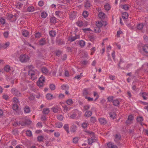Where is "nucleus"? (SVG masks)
<instances>
[{
  "label": "nucleus",
  "instance_id": "nucleus-1",
  "mask_svg": "<svg viewBox=\"0 0 148 148\" xmlns=\"http://www.w3.org/2000/svg\"><path fill=\"white\" fill-rule=\"evenodd\" d=\"M29 59V56L25 54L21 55L19 57L20 61L22 62H25Z\"/></svg>",
  "mask_w": 148,
  "mask_h": 148
},
{
  "label": "nucleus",
  "instance_id": "nucleus-2",
  "mask_svg": "<svg viewBox=\"0 0 148 148\" xmlns=\"http://www.w3.org/2000/svg\"><path fill=\"white\" fill-rule=\"evenodd\" d=\"M11 92L13 94L16 96L20 97L21 95L20 92L16 88H13L12 89Z\"/></svg>",
  "mask_w": 148,
  "mask_h": 148
},
{
  "label": "nucleus",
  "instance_id": "nucleus-3",
  "mask_svg": "<svg viewBox=\"0 0 148 148\" xmlns=\"http://www.w3.org/2000/svg\"><path fill=\"white\" fill-rule=\"evenodd\" d=\"M8 19L9 20H11L12 18L13 19V21H15L16 20L17 18L16 17V15H13L12 14H8L7 16Z\"/></svg>",
  "mask_w": 148,
  "mask_h": 148
},
{
  "label": "nucleus",
  "instance_id": "nucleus-4",
  "mask_svg": "<svg viewBox=\"0 0 148 148\" xmlns=\"http://www.w3.org/2000/svg\"><path fill=\"white\" fill-rule=\"evenodd\" d=\"M142 49V51L145 53H148V44H146L143 46Z\"/></svg>",
  "mask_w": 148,
  "mask_h": 148
},
{
  "label": "nucleus",
  "instance_id": "nucleus-5",
  "mask_svg": "<svg viewBox=\"0 0 148 148\" xmlns=\"http://www.w3.org/2000/svg\"><path fill=\"white\" fill-rule=\"evenodd\" d=\"M10 45L9 42H7L5 44L0 45V49H4L8 47Z\"/></svg>",
  "mask_w": 148,
  "mask_h": 148
},
{
  "label": "nucleus",
  "instance_id": "nucleus-6",
  "mask_svg": "<svg viewBox=\"0 0 148 148\" xmlns=\"http://www.w3.org/2000/svg\"><path fill=\"white\" fill-rule=\"evenodd\" d=\"M99 121L101 124L104 125L107 123L106 120L104 118H100L99 119Z\"/></svg>",
  "mask_w": 148,
  "mask_h": 148
},
{
  "label": "nucleus",
  "instance_id": "nucleus-7",
  "mask_svg": "<svg viewBox=\"0 0 148 148\" xmlns=\"http://www.w3.org/2000/svg\"><path fill=\"white\" fill-rule=\"evenodd\" d=\"M39 44L41 46H43L46 44V42L45 38H41L38 42Z\"/></svg>",
  "mask_w": 148,
  "mask_h": 148
},
{
  "label": "nucleus",
  "instance_id": "nucleus-8",
  "mask_svg": "<svg viewBox=\"0 0 148 148\" xmlns=\"http://www.w3.org/2000/svg\"><path fill=\"white\" fill-rule=\"evenodd\" d=\"M121 136L120 134H116L115 135V138L114 139V141L117 143L119 140L121 139Z\"/></svg>",
  "mask_w": 148,
  "mask_h": 148
},
{
  "label": "nucleus",
  "instance_id": "nucleus-9",
  "mask_svg": "<svg viewBox=\"0 0 148 148\" xmlns=\"http://www.w3.org/2000/svg\"><path fill=\"white\" fill-rule=\"evenodd\" d=\"M107 146L108 148H118L117 146L111 143L110 142L108 143Z\"/></svg>",
  "mask_w": 148,
  "mask_h": 148
},
{
  "label": "nucleus",
  "instance_id": "nucleus-10",
  "mask_svg": "<svg viewBox=\"0 0 148 148\" xmlns=\"http://www.w3.org/2000/svg\"><path fill=\"white\" fill-rule=\"evenodd\" d=\"M91 5L90 1L89 0H86L85 3V7L86 8L88 9Z\"/></svg>",
  "mask_w": 148,
  "mask_h": 148
},
{
  "label": "nucleus",
  "instance_id": "nucleus-11",
  "mask_svg": "<svg viewBox=\"0 0 148 148\" xmlns=\"http://www.w3.org/2000/svg\"><path fill=\"white\" fill-rule=\"evenodd\" d=\"M75 12L74 11H73L71 12L70 15V18L71 19H75L76 17V16L75 14Z\"/></svg>",
  "mask_w": 148,
  "mask_h": 148
},
{
  "label": "nucleus",
  "instance_id": "nucleus-12",
  "mask_svg": "<svg viewBox=\"0 0 148 148\" xmlns=\"http://www.w3.org/2000/svg\"><path fill=\"white\" fill-rule=\"evenodd\" d=\"M112 103L113 105L115 106H118L119 104V100L117 99L114 100L112 101Z\"/></svg>",
  "mask_w": 148,
  "mask_h": 148
},
{
  "label": "nucleus",
  "instance_id": "nucleus-13",
  "mask_svg": "<svg viewBox=\"0 0 148 148\" xmlns=\"http://www.w3.org/2000/svg\"><path fill=\"white\" fill-rule=\"evenodd\" d=\"M92 114V112L90 111H87L84 114V116L88 117L90 116Z\"/></svg>",
  "mask_w": 148,
  "mask_h": 148
},
{
  "label": "nucleus",
  "instance_id": "nucleus-14",
  "mask_svg": "<svg viewBox=\"0 0 148 148\" xmlns=\"http://www.w3.org/2000/svg\"><path fill=\"white\" fill-rule=\"evenodd\" d=\"M51 109L54 112L56 113L58 112L59 108L57 106H54Z\"/></svg>",
  "mask_w": 148,
  "mask_h": 148
},
{
  "label": "nucleus",
  "instance_id": "nucleus-15",
  "mask_svg": "<svg viewBox=\"0 0 148 148\" xmlns=\"http://www.w3.org/2000/svg\"><path fill=\"white\" fill-rule=\"evenodd\" d=\"M134 118L133 116H132V115H130L128 117V120H127L126 121V123L127 124H129L130 123V122L129 121H131Z\"/></svg>",
  "mask_w": 148,
  "mask_h": 148
},
{
  "label": "nucleus",
  "instance_id": "nucleus-16",
  "mask_svg": "<svg viewBox=\"0 0 148 148\" xmlns=\"http://www.w3.org/2000/svg\"><path fill=\"white\" fill-rule=\"evenodd\" d=\"M69 86L67 85H63L61 86V89L63 90H67L69 89Z\"/></svg>",
  "mask_w": 148,
  "mask_h": 148
},
{
  "label": "nucleus",
  "instance_id": "nucleus-17",
  "mask_svg": "<svg viewBox=\"0 0 148 148\" xmlns=\"http://www.w3.org/2000/svg\"><path fill=\"white\" fill-rule=\"evenodd\" d=\"M49 112L50 110L48 108H45L42 111V113L44 114H47Z\"/></svg>",
  "mask_w": 148,
  "mask_h": 148
},
{
  "label": "nucleus",
  "instance_id": "nucleus-18",
  "mask_svg": "<svg viewBox=\"0 0 148 148\" xmlns=\"http://www.w3.org/2000/svg\"><path fill=\"white\" fill-rule=\"evenodd\" d=\"M24 112L25 113H28L30 112V109L29 107L27 106H25L24 109Z\"/></svg>",
  "mask_w": 148,
  "mask_h": 148
},
{
  "label": "nucleus",
  "instance_id": "nucleus-19",
  "mask_svg": "<svg viewBox=\"0 0 148 148\" xmlns=\"http://www.w3.org/2000/svg\"><path fill=\"white\" fill-rule=\"evenodd\" d=\"M42 71V73L45 74H47L48 72V70L45 67H44L41 69Z\"/></svg>",
  "mask_w": 148,
  "mask_h": 148
},
{
  "label": "nucleus",
  "instance_id": "nucleus-20",
  "mask_svg": "<svg viewBox=\"0 0 148 148\" xmlns=\"http://www.w3.org/2000/svg\"><path fill=\"white\" fill-rule=\"evenodd\" d=\"M34 10V8L32 6H29L27 8V10L29 12H32Z\"/></svg>",
  "mask_w": 148,
  "mask_h": 148
},
{
  "label": "nucleus",
  "instance_id": "nucleus-21",
  "mask_svg": "<svg viewBox=\"0 0 148 148\" xmlns=\"http://www.w3.org/2000/svg\"><path fill=\"white\" fill-rule=\"evenodd\" d=\"M106 16L105 14L103 13V12H100L99 14V17L101 19H104Z\"/></svg>",
  "mask_w": 148,
  "mask_h": 148
},
{
  "label": "nucleus",
  "instance_id": "nucleus-22",
  "mask_svg": "<svg viewBox=\"0 0 148 148\" xmlns=\"http://www.w3.org/2000/svg\"><path fill=\"white\" fill-rule=\"evenodd\" d=\"M77 127L76 125H73L71 127V132H74L77 130Z\"/></svg>",
  "mask_w": 148,
  "mask_h": 148
},
{
  "label": "nucleus",
  "instance_id": "nucleus-23",
  "mask_svg": "<svg viewBox=\"0 0 148 148\" xmlns=\"http://www.w3.org/2000/svg\"><path fill=\"white\" fill-rule=\"evenodd\" d=\"M46 98L47 99L51 100L53 98V95L50 93H48L46 95Z\"/></svg>",
  "mask_w": 148,
  "mask_h": 148
},
{
  "label": "nucleus",
  "instance_id": "nucleus-24",
  "mask_svg": "<svg viewBox=\"0 0 148 148\" xmlns=\"http://www.w3.org/2000/svg\"><path fill=\"white\" fill-rule=\"evenodd\" d=\"M56 42L59 45H62L64 44L63 41L60 39H57L56 40Z\"/></svg>",
  "mask_w": 148,
  "mask_h": 148
},
{
  "label": "nucleus",
  "instance_id": "nucleus-25",
  "mask_svg": "<svg viewBox=\"0 0 148 148\" xmlns=\"http://www.w3.org/2000/svg\"><path fill=\"white\" fill-rule=\"evenodd\" d=\"M79 44L80 46L82 47H83L85 45V42L82 40L79 41Z\"/></svg>",
  "mask_w": 148,
  "mask_h": 148
},
{
  "label": "nucleus",
  "instance_id": "nucleus-26",
  "mask_svg": "<svg viewBox=\"0 0 148 148\" xmlns=\"http://www.w3.org/2000/svg\"><path fill=\"white\" fill-rule=\"evenodd\" d=\"M47 16V14L45 12H42L41 14V16L43 18H46Z\"/></svg>",
  "mask_w": 148,
  "mask_h": 148
},
{
  "label": "nucleus",
  "instance_id": "nucleus-27",
  "mask_svg": "<svg viewBox=\"0 0 148 148\" xmlns=\"http://www.w3.org/2000/svg\"><path fill=\"white\" fill-rule=\"evenodd\" d=\"M28 75H30L31 76V78L32 77L35 78V77H34V75H35V73L34 72L32 71H29L28 73Z\"/></svg>",
  "mask_w": 148,
  "mask_h": 148
},
{
  "label": "nucleus",
  "instance_id": "nucleus-28",
  "mask_svg": "<svg viewBox=\"0 0 148 148\" xmlns=\"http://www.w3.org/2000/svg\"><path fill=\"white\" fill-rule=\"evenodd\" d=\"M49 34L51 36L54 37L56 36V32L55 31L51 30L49 32Z\"/></svg>",
  "mask_w": 148,
  "mask_h": 148
},
{
  "label": "nucleus",
  "instance_id": "nucleus-29",
  "mask_svg": "<svg viewBox=\"0 0 148 148\" xmlns=\"http://www.w3.org/2000/svg\"><path fill=\"white\" fill-rule=\"evenodd\" d=\"M32 122L30 120L27 119L25 120L24 121V123L23 124L24 125H29Z\"/></svg>",
  "mask_w": 148,
  "mask_h": 148
},
{
  "label": "nucleus",
  "instance_id": "nucleus-30",
  "mask_svg": "<svg viewBox=\"0 0 148 148\" xmlns=\"http://www.w3.org/2000/svg\"><path fill=\"white\" fill-rule=\"evenodd\" d=\"M122 17L123 19H127L128 18V14L126 12H125L123 14Z\"/></svg>",
  "mask_w": 148,
  "mask_h": 148
},
{
  "label": "nucleus",
  "instance_id": "nucleus-31",
  "mask_svg": "<svg viewBox=\"0 0 148 148\" xmlns=\"http://www.w3.org/2000/svg\"><path fill=\"white\" fill-rule=\"evenodd\" d=\"M10 66L7 65L4 67V70L6 72H8L10 70Z\"/></svg>",
  "mask_w": 148,
  "mask_h": 148
},
{
  "label": "nucleus",
  "instance_id": "nucleus-32",
  "mask_svg": "<svg viewBox=\"0 0 148 148\" xmlns=\"http://www.w3.org/2000/svg\"><path fill=\"white\" fill-rule=\"evenodd\" d=\"M63 127L65 130L67 132V133H69V126L68 124H65Z\"/></svg>",
  "mask_w": 148,
  "mask_h": 148
},
{
  "label": "nucleus",
  "instance_id": "nucleus-33",
  "mask_svg": "<svg viewBox=\"0 0 148 148\" xmlns=\"http://www.w3.org/2000/svg\"><path fill=\"white\" fill-rule=\"evenodd\" d=\"M143 23H140L137 25V28L138 29L141 30L143 27Z\"/></svg>",
  "mask_w": 148,
  "mask_h": 148
},
{
  "label": "nucleus",
  "instance_id": "nucleus-34",
  "mask_svg": "<svg viewBox=\"0 0 148 148\" xmlns=\"http://www.w3.org/2000/svg\"><path fill=\"white\" fill-rule=\"evenodd\" d=\"M37 85L40 87H42L43 86L44 82L38 81L37 83Z\"/></svg>",
  "mask_w": 148,
  "mask_h": 148
},
{
  "label": "nucleus",
  "instance_id": "nucleus-35",
  "mask_svg": "<svg viewBox=\"0 0 148 148\" xmlns=\"http://www.w3.org/2000/svg\"><path fill=\"white\" fill-rule=\"evenodd\" d=\"M78 36H76L74 37H71L69 39V40L71 42H73L78 38V37H77Z\"/></svg>",
  "mask_w": 148,
  "mask_h": 148
},
{
  "label": "nucleus",
  "instance_id": "nucleus-36",
  "mask_svg": "<svg viewBox=\"0 0 148 148\" xmlns=\"http://www.w3.org/2000/svg\"><path fill=\"white\" fill-rule=\"evenodd\" d=\"M104 8L105 10L108 11L110 9V6L109 4H106L104 6Z\"/></svg>",
  "mask_w": 148,
  "mask_h": 148
},
{
  "label": "nucleus",
  "instance_id": "nucleus-37",
  "mask_svg": "<svg viewBox=\"0 0 148 148\" xmlns=\"http://www.w3.org/2000/svg\"><path fill=\"white\" fill-rule=\"evenodd\" d=\"M37 139L38 141L40 142L43 140L44 139V137L42 136H38L37 137Z\"/></svg>",
  "mask_w": 148,
  "mask_h": 148
},
{
  "label": "nucleus",
  "instance_id": "nucleus-38",
  "mask_svg": "<svg viewBox=\"0 0 148 148\" xmlns=\"http://www.w3.org/2000/svg\"><path fill=\"white\" fill-rule=\"evenodd\" d=\"M22 35L25 37H27L29 35V32L26 30L23 31L22 32Z\"/></svg>",
  "mask_w": 148,
  "mask_h": 148
},
{
  "label": "nucleus",
  "instance_id": "nucleus-39",
  "mask_svg": "<svg viewBox=\"0 0 148 148\" xmlns=\"http://www.w3.org/2000/svg\"><path fill=\"white\" fill-rule=\"evenodd\" d=\"M9 34V32L5 31L3 33V35L4 37L5 38H8Z\"/></svg>",
  "mask_w": 148,
  "mask_h": 148
},
{
  "label": "nucleus",
  "instance_id": "nucleus-40",
  "mask_svg": "<svg viewBox=\"0 0 148 148\" xmlns=\"http://www.w3.org/2000/svg\"><path fill=\"white\" fill-rule=\"evenodd\" d=\"M12 108L14 110H16L18 109V106L16 104H14L13 105Z\"/></svg>",
  "mask_w": 148,
  "mask_h": 148
},
{
  "label": "nucleus",
  "instance_id": "nucleus-41",
  "mask_svg": "<svg viewBox=\"0 0 148 148\" xmlns=\"http://www.w3.org/2000/svg\"><path fill=\"white\" fill-rule=\"evenodd\" d=\"M94 31L96 33L98 32L99 33L101 32V30L100 29V28L98 27H95L94 29Z\"/></svg>",
  "mask_w": 148,
  "mask_h": 148
},
{
  "label": "nucleus",
  "instance_id": "nucleus-42",
  "mask_svg": "<svg viewBox=\"0 0 148 148\" xmlns=\"http://www.w3.org/2000/svg\"><path fill=\"white\" fill-rule=\"evenodd\" d=\"M38 81L44 82L45 81V78L42 75V76L39 78V79Z\"/></svg>",
  "mask_w": 148,
  "mask_h": 148
},
{
  "label": "nucleus",
  "instance_id": "nucleus-43",
  "mask_svg": "<svg viewBox=\"0 0 148 148\" xmlns=\"http://www.w3.org/2000/svg\"><path fill=\"white\" fill-rule=\"evenodd\" d=\"M88 94V93L87 91V90L85 88L84 89L83 92V95L84 96L87 95Z\"/></svg>",
  "mask_w": 148,
  "mask_h": 148
},
{
  "label": "nucleus",
  "instance_id": "nucleus-44",
  "mask_svg": "<svg viewBox=\"0 0 148 148\" xmlns=\"http://www.w3.org/2000/svg\"><path fill=\"white\" fill-rule=\"evenodd\" d=\"M90 107V105H86L83 106V110L84 111L88 110Z\"/></svg>",
  "mask_w": 148,
  "mask_h": 148
},
{
  "label": "nucleus",
  "instance_id": "nucleus-45",
  "mask_svg": "<svg viewBox=\"0 0 148 148\" xmlns=\"http://www.w3.org/2000/svg\"><path fill=\"white\" fill-rule=\"evenodd\" d=\"M66 103L69 105H71L73 104V101L71 99H69L66 101Z\"/></svg>",
  "mask_w": 148,
  "mask_h": 148
},
{
  "label": "nucleus",
  "instance_id": "nucleus-46",
  "mask_svg": "<svg viewBox=\"0 0 148 148\" xmlns=\"http://www.w3.org/2000/svg\"><path fill=\"white\" fill-rule=\"evenodd\" d=\"M21 125L22 126H23L24 125L22 124V123L19 122H15L13 124V126L16 127V126H19L20 125Z\"/></svg>",
  "mask_w": 148,
  "mask_h": 148
},
{
  "label": "nucleus",
  "instance_id": "nucleus-47",
  "mask_svg": "<svg viewBox=\"0 0 148 148\" xmlns=\"http://www.w3.org/2000/svg\"><path fill=\"white\" fill-rule=\"evenodd\" d=\"M88 12L86 11H84L82 14V15L83 17L85 18L86 17L88 16Z\"/></svg>",
  "mask_w": 148,
  "mask_h": 148
},
{
  "label": "nucleus",
  "instance_id": "nucleus-48",
  "mask_svg": "<svg viewBox=\"0 0 148 148\" xmlns=\"http://www.w3.org/2000/svg\"><path fill=\"white\" fill-rule=\"evenodd\" d=\"M110 116L111 118L114 119L116 116V114L115 113L113 112L112 113H110Z\"/></svg>",
  "mask_w": 148,
  "mask_h": 148
},
{
  "label": "nucleus",
  "instance_id": "nucleus-49",
  "mask_svg": "<svg viewBox=\"0 0 148 148\" xmlns=\"http://www.w3.org/2000/svg\"><path fill=\"white\" fill-rule=\"evenodd\" d=\"M5 20L3 18L0 19V22L1 24L4 25L5 23Z\"/></svg>",
  "mask_w": 148,
  "mask_h": 148
},
{
  "label": "nucleus",
  "instance_id": "nucleus-50",
  "mask_svg": "<svg viewBox=\"0 0 148 148\" xmlns=\"http://www.w3.org/2000/svg\"><path fill=\"white\" fill-rule=\"evenodd\" d=\"M62 125L63 124L61 122H58L56 124V126L58 128H61Z\"/></svg>",
  "mask_w": 148,
  "mask_h": 148
},
{
  "label": "nucleus",
  "instance_id": "nucleus-51",
  "mask_svg": "<svg viewBox=\"0 0 148 148\" xmlns=\"http://www.w3.org/2000/svg\"><path fill=\"white\" fill-rule=\"evenodd\" d=\"M26 134L27 136H30L32 135L31 131L29 130H28L26 131Z\"/></svg>",
  "mask_w": 148,
  "mask_h": 148
},
{
  "label": "nucleus",
  "instance_id": "nucleus-52",
  "mask_svg": "<svg viewBox=\"0 0 148 148\" xmlns=\"http://www.w3.org/2000/svg\"><path fill=\"white\" fill-rule=\"evenodd\" d=\"M137 120L138 122H141L143 120V118L141 116L138 117Z\"/></svg>",
  "mask_w": 148,
  "mask_h": 148
},
{
  "label": "nucleus",
  "instance_id": "nucleus-53",
  "mask_svg": "<svg viewBox=\"0 0 148 148\" xmlns=\"http://www.w3.org/2000/svg\"><path fill=\"white\" fill-rule=\"evenodd\" d=\"M90 121L92 123H94L96 121V119L95 117H92L90 118Z\"/></svg>",
  "mask_w": 148,
  "mask_h": 148
},
{
  "label": "nucleus",
  "instance_id": "nucleus-54",
  "mask_svg": "<svg viewBox=\"0 0 148 148\" xmlns=\"http://www.w3.org/2000/svg\"><path fill=\"white\" fill-rule=\"evenodd\" d=\"M96 24L97 26L100 28L103 25V24L101 22H98V23H96Z\"/></svg>",
  "mask_w": 148,
  "mask_h": 148
},
{
  "label": "nucleus",
  "instance_id": "nucleus-55",
  "mask_svg": "<svg viewBox=\"0 0 148 148\" xmlns=\"http://www.w3.org/2000/svg\"><path fill=\"white\" fill-rule=\"evenodd\" d=\"M88 125V124L86 122H84L82 124V127L84 128H86L87 126Z\"/></svg>",
  "mask_w": 148,
  "mask_h": 148
},
{
  "label": "nucleus",
  "instance_id": "nucleus-56",
  "mask_svg": "<svg viewBox=\"0 0 148 148\" xmlns=\"http://www.w3.org/2000/svg\"><path fill=\"white\" fill-rule=\"evenodd\" d=\"M50 89L51 90H54L55 89L56 87L53 84H50L49 86Z\"/></svg>",
  "mask_w": 148,
  "mask_h": 148
},
{
  "label": "nucleus",
  "instance_id": "nucleus-57",
  "mask_svg": "<svg viewBox=\"0 0 148 148\" xmlns=\"http://www.w3.org/2000/svg\"><path fill=\"white\" fill-rule=\"evenodd\" d=\"M88 144H90V145H92V144L95 142L94 140H92V139H91V138H89L88 140Z\"/></svg>",
  "mask_w": 148,
  "mask_h": 148
},
{
  "label": "nucleus",
  "instance_id": "nucleus-58",
  "mask_svg": "<svg viewBox=\"0 0 148 148\" xmlns=\"http://www.w3.org/2000/svg\"><path fill=\"white\" fill-rule=\"evenodd\" d=\"M35 38H39L41 36V34L40 33L37 32L35 34Z\"/></svg>",
  "mask_w": 148,
  "mask_h": 148
},
{
  "label": "nucleus",
  "instance_id": "nucleus-59",
  "mask_svg": "<svg viewBox=\"0 0 148 148\" xmlns=\"http://www.w3.org/2000/svg\"><path fill=\"white\" fill-rule=\"evenodd\" d=\"M50 21L52 23H54L56 22V19L55 17H52L50 19Z\"/></svg>",
  "mask_w": 148,
  "mask_h": 148
},
{
  "label": "nucleus",
  "instance_id": "nucleus-60",
  "mask_svg": "<svg viewBox=\"0 0 148 148\" xmlns=\"http://www.w3.org/2000/svg\"><path fill=\"white\" fill-rule=\"evenodd\" d=\"M41 119L43 121H45L47 120L46 116L44 115H42L41 116Z\"/></svg>",
  "mask_w": 148,
  "mask_h": 148
},
{
  "label": "nucleus",
  "instance_id": "nucleus-61",
  "mask_svg": "<svg viewBox=\"0 0 148 148\" xmlns=\"http://www.w3.org/2000/svg\"><path fill=\"white\" fill-rule=\"evenodd\" d=\"M113 98H114L113 96H109L108 98V101L110 102H112L114 100H113Z\"/></svg>",
  "mask_w": 148,
  "mask_h": 148
},
{
  "label": "nucleus",
  "instance_id": "nucleus-62",
  "mask_svg": "<svg viewBox=\"0 0 148 148\" xmlns=\"http://www.w3.org/2000/svg\"><path fill=\"white\" fill-rule=\"evenodd\" d=\"M77 25L79 27H81L83 25V22L82 21H79L77 22Z\"/></svg>",
  "mask_w": 148,
  "mask_h": 148
},
{
  "label": "nucleus",
  "instance_id": "nucleus-63",
  "mask_svg": "<svg viewBox=\"0 0 148 148\" xmlns=\"http://www.w3.org/2000/svg\"><path fill=\"white\" fill-rule=\"evenodd\" d=\"M78 141V139L77 137H75L73 139V142L75 143H77Z\"/></svg>",
  "mask_w": 148,
  "mask_h": 148
},
{
  "label": "nucleus",
  "instance_id": "nucleus-64",
  "mask_svg": "<svg viewBox=\"0 0 148 148\" xmlns=\"http://www.w3.org/2000/svg\"><path fill=\"white\" fill-rule=\"evenodd\" d=\"M147 94L146 92H143L141 94V96L143 97L144 99H146L147 98L145 97V96Z\"/></svg>",
  "mask_w": 148,
  "mask_h": 148
}]
</instances>
